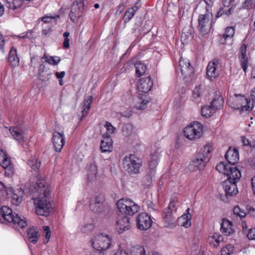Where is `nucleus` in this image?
Listing matches in <instances>:
<instances>
[{"mask_svg":"<svg viewBox=\"0 0 255 255\" xmlns=\"http://www.w3.org/2000/svg\"><path fill=\"white\" fill-rule=\"evenodd\" d=\"M211 149L212 147L210 145H206L204 146L198 153L195 158L189 163V170L193 171L204 169L207 163L209 160V155Z\"/></svg>","mask_w":255,"mask_h":255,"instance_id":"3","label":"nucleus"},{"mask_svg":"<svg viewBox=\"0 0 255 255\" xmlns=\"http://www.w3.org/2000/svg\"><path fill=\"white\" fill-rule=\"evenodd\" d=\"M93 97L90 96L88 97V98L84 100V102L82 103V118H84L86 117L88 113L89 109L91 108V104L92 102Z\"/></svg>","mask_w":255,"mask_h":255,"instance_id":"32","label":"nucleus"},{"mask_svg":"<svg viewBox=\"0 0 255 255\" xmlns=\"http://www.w3.org/2000/svg\"><path fill=\"white\" fill-rule=\"evenodd\" d=\"M5 40L3 35L0 32V50L2 52H5Z\"/></svg>","mask_w":255,"mask_h":255,"instance_id":"62","label":"nucleus"},{"mask_svg":"<svg viewBox=\"0 0 255 255\" xmlns=\"http://www.w3.org/2000/svg\"><path fill=\"white\" fill-rule=\"evenodd\" d=\"M87 180L91 182L96 179L98 173L97 167L95 163H91L87 165Z\"/></svg>","mask_w":255,"mask_h":255,"instance_id":"29","label":"nucleus"},{"mask_svg":"<svg viewBox=\"0 0 255 255\" xmlns=\"http://www.w3.org/2000/svg\"><path fill=\"white\" fill-rule=\"evenodd\" d=\"M240 64L245 73H246L248 67L249 61L247 56H239Z\"/></svg>","mask_w":255,"mask_h":255,"instance_id":"46","label":"nucleus"},{"mask_svg":"<svg viewBox=\"0 0 255 255\" xmlns=\"http://www.w3.org/2000/svg\"><path fill=\"white\" fill-rule=\"evenodd\" d=\"M235 0H222L223 7L221 8L217 12L216 17L217 18L222 16L223 14L229 15L231 14L232 6L228 8L232 2H234Z\"/></svg>","mask_w":255,"mask_h":255,"instance_id":"25","label":"nucleus"},{"mask_svg":"<svg viewBox=\"0 0 255 255\" xmlns=\"http://www.w3.org/2000/svg\"><path fill=\"white\" fill-rule=\"evenodd\" d=\"M212 14L209 12L199 15L198 28L200 33L202 35L206 34L210 30L212 24Z\"/></svg>","mask_w":255,"mask_h":255,"instance_id":"8","label":"nucleus"},{"mask_svg":"<svg viewBox=\"0 0 255 255\" xmlns=\"http://www.w3.org/2000/svg\"><path fill=\"white\" fill-rule=\"evenodd\" d=\"M215 113L211 105L204 106L201 110L202 116L205 118L211 117Z\"/></svg>","mask_w":255,"mask_h":255,"instance_id":"39","label":"nucleus"},{"mask_svg":"<svg viewBox=\"0 0 255 255\" xmlns=\"http://www.w3.org/2000/svg\"><path fill=\"white\" fill-rule=\"evenodd\" d=\"M139 26V25L138 24L135 23L134 27L132 29L131 34H133L135 37L138 36L140 34Z\"/></svg>","mask_w":255,"mask_h":255,"instance_id":"57","label":"nucleus"},{"mask_svg":"<svg viewBox=\"0 0 255 255\" xmlns=\"http://www.w3.org/2000/svg\"><path fill=\"white\" fill-rule=\"evenodd\" d=\"M105 201V196L103 194H99L96 196L94 199L90 202V206H95L99 207Z\"/></svg>","mask_w":255,"mask_h":255,"instance_id":"42","label":"nucleus"},{"mask_svg":"<svg viewBox=\"0 0 255 255\" xmlns=\"http://www.w3.org/2000/svg\"><path fill=\"white\" fill-rule=\"evenodd\" d=\"M190 208H187L186 210L185 213L183 214L180 218V220H185L184 222L182 223V226L184 227L187 228L191 226L190 220L191 219V214L189 213Z\"/></svg>","mask_w":255,"mask_h":255,"instance_id":"37","label":"nucleus"},{"mask_svg":"<svg viewBox=\"0 0 255 255\" xmlns=\"http://www.w3.org/2000/svg\"><path fill=\"white\" fill-rule=\"evenodd\" d=\"M0 221L2 223H12L16 228L23 229L27 225L25 218H21L17 214H13L12 208H0Z\"/></svg>","mask_w":255,"mask_h":255,"instance_id":"2","label":"nucleus"},{"mask_svg":"<svg viewBox=\"0 0 255 255\" xmlns=\"http://www.w3.org/2000/svg\"><path fill=\"white\" fill-rule=\"evenodd\" d=\"M50 75L51 74L50 73H47V74H45L44 73H38L39 79L42 81H46L48 80L50 78Z\"/></svg>","mask_w":255,"mask_h":255,"instance_id":"61","label":"nucleus"},{"mask_svg":"<svg viewBox=\"0 0 255 255\" xmlns=\"http://www.w3.org/2000/svg\"><path fill=\"white\" fill-rule=\"evenodd\" d=\"M133 11L132 9L129 8L126 11L123 17L125 23L128 22L134 16L135 13Z\"/></svg>","mask_w":255,"mask_h":255,"instance_id":"48","label":"nucleus"},{"mask_svg":"<svg viewBox=\"0 0 255 255\" xmlns=\"http://www.w3.org/2000/svg\"><path fill=\"white\" fill-rule=\"evenodd\" d=\"M194 37V29L190 25L185 26L181 35V41L183 44H187Z\"/></svg>","mask_w":255,"mask_h":255,"instance_id":"22","label":"nucleus"},{"mask_svg":"<svg viewBox=\"0 0 255 255\" xmlns=\"http://www.w3.org/2000/svg\"><path fill=\"white\" fill-rule=\"evenodd\" d=\"M178 202L177 201V198L175 196L171 198V201L168 205L169 208L175 207L176 206H179Z\"/></svg>","mask_w":255,"mask_h":255,"instance_id":"64","label":"nucleus"},{"mask_svg":"<svg viewBox=\"0 0 255 255\" xmlns=\"http://www.w3.org/2000/svg\"><path fill=\"white\" fill-rule=\"evenodd\" d=\"M42 59H44L46 62L52 65H58L61 61L60 57L58 56H48L45 54L43 55Z\"/></svg>","mask_w":255,"mask_h":255,"instance_id":"40","label":"nucleus"},{"mask_svg":"<svg viewBox=\"0 0 255 255\" xmlns=\"http://www.w3.org/2000/svg\"><path fill=\"white\" fill-rule=\"evenodd\" d=\"M26 232L28 241L33 244H36L40 238V234L37 227H30L27 228Z\"/></svg>","mask_w":255,"mask_h":255,"instance_id":"23","label":"nucleus"},{"mask_svg":"<svg viewBox=\"0 0 255 255\" xmlns=\"http://www.w3.org/2000/svg\"><path fill=\"white\" fill-rule=\"evenodd\" d=\"M27 164L32 170L38 172L41 165V162L37 158L31 157L28 160Z\"/></svg>","mask_w":255,"mask_h":255,"instance_id":"36","label":"nucleus"},{"mask_svg":"<svg viewBox=\"0 0 255 255\" xmlns=\"http://www.w3.org/2000/svg\"><path fill=\"white\" fill-rule=\"evenodd\" d=\"M124 169L130 174H137L142 165L141 160L135 155L126 156L123 160Z\"/></svg>","mask_w":255,"mask_h":255,"instance_id":"6","label":"nucleus"},{"mask_svg":"<svg viewBox=\"0 0 255 255\" xmlns=\"http://www.w3.org/2000/svg\"><path fill=\"white\" fill-rule=\"evenodd\" d=\"M100 148L102 152H110L112 150L113 141L110 134L106 133L103 136Z\"/></svg>","mask_w":255,"mask_h":255,"instance_id":"20","label":"nucleus"},{"mask_svg":"<svg viewBox=\"0 0 255 255\" xmlns=\"http://www.w3.org/2000/svg\"><path fill=\"white\" fill-rule=\"evenodd\" d=\"M179 66L183 78H190V80H192L194 75V70L191 65L189 60L181 58L179 61Z\"/></svg>","mask_w":255,"mask_h":255,"instance_id":"13","label":"nucleus"},{"mask_svg":"<svg viewBox=\"0 0 255 255\" xmlns=\"http://www.w3.org/2000/svg\"><path fill=\"white\" fill-rule=\"evenodd\" d=\"M216 169L219 172L227 175V181L239 182L241 177L240 170L234 165L221 162L217 165Z\"/></svg>","mask_w":255,"mask_h":255,"instance_id":"5","label":"nucleus"},{"mask_svg":"<svg viewBox=\"0 0 255 255\" xmlns=\"http://www.w3.org/2000/svg\"><path fill=\"white\" fill-rule=\"evenodd\" d=\"M148 103V101L146 100H142L139 104L135 105V108L137 110H144L146 107V105Z\"/></svg>","mask_w":255,"mask_h":255,"instance_id":"56","label":"nucleus"},{"mask_svg":"<svg viewBox=\"0 0 255 255\" xmlns=\"http://www.w3.org/2000/svg\"><path fill=\"white\" fill-rule=\"evenodd\" d=\"M117 207H134L137 206V204L128 198H122L118 201L116 204Z\"/></svg>","mask_w":255,"mask_h":255,"instance_id":"34","label":"nucleus"},{"mask_svg":"<svg viewBox=\"0 0 255 255\" xmlns=\"http://www.w3.org/2000/svg\"><path fill=\"white\" fill-rule=\"evenodd\" d=\"M153 82L150 77L141 78L139 80L138 85L139 91L142 93H147L152 87Z\"/></svg>","mask_w":255,"mask_h":255,"instance_id":"24","label":"nucleus"},{"mask_svg":"<svg viewBox=\"0 0 255 255\" xmlns=\"http://www.w3.org/2000/svg\"><path fill=\"white\" fill-rule=\"evenodd\" d=\"M237 182L227 180H225L223 182V188L224 189L225 195L227 197L232 196L238 192L236 184Z\"/></svg>","mask_w":255,"mask_h":255,"instance_id":"16","label":"nucleus"},{"mask_svg":"<svg viewBox=\"0 0 255 255\" xmlns=\"http://www.w3.org/2000/svg\"><path fill=\"white\" fill-rule=\"evenodd\" d=\"M53 208H35V213L37 215L48 217L50 215Z\"/></svg>","mask_w":255,"mask_h":255,"instance_id":"45","label":"nucleus"},{"mask_svg":"<svg viewBox=\"0 0 255 255\" xmlns=\"http://www.w3.org/2000/svg\"><path fill=\"white\" fill-rule=\"evenodd\" d=\"M8 60L10 65L13 67H15L19 65V60L17 56V51L14 47L11 48L8 54Z\"/></svg>","mask_w":255,"mask_h":255,"instance_id":"30","label":"nucleus"},{"mask_svg":"<svg viewBox=\"0 0 255 255\" xmlns=\"http://www.w3.org/2000/svg\"><path fill=\"white\" fill-rule=\"evenodd\" d=\"M235 102L236 105L231 106L233 109H241L243 111H251L253 109V104L251 103L250 99L245 96H241L236 99Z\"/></svg>","mask_w":255,"mask_h":255,"instance_id":"14","label":"nucleus"},{"mask_svg":"<svg viewBox=\"0 0 255 255\" xmlns=\"http://www.w3.org/2000/svg\"><path fill=\"white\" fill-rule=\"evenodd\" d=\"M253 0H246L242 5V8L246 9H251L253 8Z\"/></svg>","mask_w":255,"mask_h":255,"instance_id":"54","label":"nucleus"},{"mask_svg":"<svg viewBox=\"0 0 255 255\" xmlns=\"http://www.w3.org/2000/svg\"><path fill=\"white\" fill-rule=\"evenodd\" d=\"M235 33V28L234 26H229L226 28L225 33L222 35H220L219 42L221 44H224L226 43V40L229 38L233 37Z\"/></svg>","mask_w":255,"mask_h":255,"instance_id":"26","label":"nucleus"},{"mask_svg":"<svg viewBox=\"0 0 255 255\" xmlns=\"http://www.w3.org/2000/svg\"><path fill=\"white\" fill-rule=\"evenodd\" d=\"M202 125L198 122H194L185 127L184 136L189 140H196L201 137L203 133Z\"/></svg>","mask_w":255,"mask_h":255,"instance_id":"7","label":"nucleus"},{"mask_svg":"<svg viewBox=\"0 0 255 255\" xmlns=\"http://www.w3.org/2000/svg\"><path fill=\"white\" fill-rule=\"evenodd\" d=\"M9 131L13 138L19 142H23L24 135L22 130L17 127H12L9 128Z\"/></svg>","mask_w":255,"mask_h":255,"instance_id":"27","label":"nucleus"},{"mask_svg":"<svg viewBox=\"0 0 255 255\" xmlns=\"http://www.w3.org/2000/svg\"><path fill=\"white\" fill-rule=\"evenodd\" d=\"M218 62L212 61L209 62L206 68L207 76L210 80H213L219 76V71L217 70Z\"/></svg>","mask_w":255,"mask_h":255,"instance_id":"19","label":"nucleus"},{"mask_svg":"<svg viewBox=\"0 0 255 255\" xmlns=\"http://www.w3.org/2000/svg\"><path fill=\"white\" fill-rule=\"evenodd\" d=\"M131 254L132 255H145V250L143 247L136 245L132 248Z\"/></svg>","mask_w":255,"mask_h":255,"instance_id":"44","label":"nucleus"},{"mask_svg":"<svg viewBox=\"0 0 255 255\" xmlns=\"http://www.w3.org/2000/svg\"><path fill=\"white\" fill-rule=\"evenodd\" d=\"M224 103V101L223 97L221 96H218L212 100L210 105L212 108L216 112L223 107Z\"/></svg>","mask_w":255,"mask_h":255,"instance_id":"35","label":"nucleus"},{"mask_svg":"<svg viewBox=\"0 0 255 255\" xmlns=\"http://www.w3.org/2000/svg\"><path fill=\"white\" fill-rule=\"evenodd\" d=\"M247 44L244 43L243 44L241 48L240 49V52L239 54V56H247Z\"/></svg>","mask_w":255,"mask_h":255,"instance_id":"59","label":"nucleus"},{"mask_svg":"<svg viewBox=\"0 0 255 255\" xmlns=\"http://www.w3.org/2000/svg\"><path fill=\"white\" fill-rule=\"evenodd\" d=\"M135 222L137 228L141 231L147 230L152 223L150 217L145 212L138 214Z\"/></svg>","mask_w":255,"mask_h":255,"instance_id":"11","label":"nucleus"},{"mask_svg":"<svg viewBox=\"0 0 255 255\" xmlns=\"http://www.w3.org/2000/svg\"><path fill=\"white\" fill-rule=\"evenodd\" d=\"M93 248H100L106 251L110 249L112 245V238L108 235L100 234L92 241Z\"/></svg>","mask_w":255,"mask_h":255,"instance_id":"9","label":"nucleus"},{"mask_svg":"<svg viewBox=\"0 0 255 255\" xmlns=\"http://www.w3.org/2000/svg\"><path fill=\"white\" fill-rule=\"evenodd\" d=\"M225 157L228 161L229 165H234L239 160V151L236 148L230 147L226 152Z\"/></svg>","mask_w":255,"mask_h":255,"instance_id":"18","label":"nucleus"},{"mask_svg":"<svg viewBox=\"0 0 255 255\" xmlns=\"http://www.w3.org/2000/svg\"><path fill=\"white\" fill-rule=\"evenodd\" d=\"M93 251L90 255H105V252L100 248H93Z\"/></svg>","mask_w":255,"mask_h":255,"instance_id":"58","label":"nucleus"},{"mask_svg":"<svg viewBox=\"0 0 255 255\" xmlns=\"http://www.w3.org/2000/svg\"><path fill=\"white\" fill-rule=\"evenodd\" d=\"M223 241V237L219 233H214L213 236L208 237V241L210 245L215 247L219 246L221 242Z\"/></svg>","mask_w":255,"mask_h":255,"instance_id":"31","label":"nucleus"},{"mask_svg":"<svg viewBox=\"0 0 255 255\" xmlns=\"http://www.w3.org/2000/svg\"><path fill=\"white\" fill-rule=\"evenodd\" d=\"M119 211L124 214L123 217L120 216L116 223V229L119 234L129 230L131 228L130 219L128 216H133L138 212L137 208H118Z\"/></svg>","mask_w":255,"mask_h":255,"instance_id":"4","label":"nucleus"},{"mask_svg":"<svg viewBox=\"0 0 255 255\" xmlns=\"http://www.w3.org/2000/svg\"><path fill=\"white\" fill-rule=\"evenodd\" d=\"M85 10V5L83 0H75L72 6L69 17L71 20L75 22L77 19L82 16Z\"/></svg>","mask_w":255,"mask_h":255,"instance_id":"10","label":"nucleus"},{"mask_svg":"<svg viewBox=\"0 0 255 255\" xmlns=\"http://www.w3.org/2000/svg\"><path fill=\"white\" fill-rule=\"evenodd\" d=\"M105 128H106V129L107 131L109 132L110 133H113L114 132L115 128L111 125V124L108 122H107L106 123Z\"/></svg>","mask_w":255,"mask_h":255,"instance_id":"63","label":"nucleus"},{"mask_svg":"<svg viewBox=\"0 0 255 255\" xmlns=\"http://www.w3.org/2000/svg\"><path fill=\"white\" fill-rule=\"evenodd\" d=\"M161 149L159 147H154L151 151L150 157L149 160L158 161L160 156Z\"/></svg>","mask_w":255,"mask_h":255,"instance_id":"43","label":"nucleus"},{"mask_svg":"<svg viewBox=\"0 0 255 255\" xmlns=\"http://www.w3.org/2000/svg\"><path fill=\"white\" fill-rule=\"evenodd\" d=\"M93 97L90 96L88 97V98L84 100V102L82 103V118H84L86 117L88 113L89 109L91 108V104L92 102Z\"/></svg>","mask_w":255,"mask_h":255,"instance_id":"33","label":"nucleus"},{"mask_svg":"<svg viewBox=\"0 0 255 255\" xmlns=\"http://www.w3.org/2000/svg\"><path fill=\"white\" fill-rule=\"evenodd\" d=\"M29 190L33 194L32 200L35 207H50L53 206L54 203L50 201L48 197L49 190L44 179L37 177L32 181L31 180Z\"/></svg>","mask_w":255,"mask_h":255,"instance_id":"1","label":"nucleus"},{"mask_svg":"<svg viewBox=\"0 0 255 255\" xmlns=\"http://www.w3.org/2000/svg\"><path fill=\"white\" fill-rule=\"evenodd\" d=\"M135 75L138 77L142 76L145 72L147 69L146 66L141 62H138L135 63Z\"/></svg>","mask_w":255,"mask_h":255,"instance_id":"38","label":"nucleus"},{"mask_svg":"<svg viewBox=\"0 0 255 255\" xmlns=\"http://www.w3.org/2000/svg\"><path fill=\"white\" fill-rule=\"evenodd\" d=\"M24 195V191L23 190L21 189L14 190L11 200L12 204L16 206H18L22 201Z\"/></svg>","mask_w":255,"mask_h":255,"instance_id":"28","label":"nucleus"},{"mask_svg":"<svg viewBox=\"0 0 255 255\" xmlns=\"http://www.w3.org/2000/svg\"><path fill=\"white\" fill-rule=\"evenodd\" d=\"M7 6L12 9L19 8L23 2V0H6Z\"/></svg>","mask_w":255,"mask_h":255,"instance_id":"41","label":"nucleus"},{"mask_svg":"<svg viewBox=\"0 0 255 255\" xmlns=\"http://www.w3.org/2000/svg\"><path fill=\"white\" fill-rule=\"evenodd\" d=\"M247 238L250 240H255V228H252L249 230Z\"/></svg>","mask_w":255,"mask_h":255,"instance_id":"60","label":"nucleus"},{"mask_svg":"<svg viewBox=\"0 0 255 255\" xmlns=\"http://www.w3.org/2000/svg\"><path fill=\"white\" fill-rule=\"evenodd\" d=\"M69 35V32L67 31H66L63 33V36L65 37L63 42V46L66 48H68L70 47L69 39L68 38Z\"/></svg>","mask_w":255,"mask_h":255,"instance_id":"55","label":"nucleus"},{"mask_svg":"<svg viewBox=\"0 0 255 255\" xmlns=\"http://www.w3.org/2000/svg\"><path fill=\"white\" fill-rule=\"evenodd\" d=\"M0 164L6 170V173L8 174L13 173L14 169L11 160L2 150L0 152Z\"/></svg>","mask_w":255,"mask_h":255,"instance_id":"15","label":"nucleus"},{"mask_svg":"<svg viewBox=\"0 0 255 255\" xmlns=\"http://www.w3.org/2000/svg\"><path fill=\"white\" fill-rule=\"evenodd\" d=\"M220 231L225 236H230L235 233L233 223L228 219L224 218L221 224Z\"/></svg>","mask_w":255,"mask_h":255,"instance_id":"21","label":"nucleus"},{"mask_svg":"<svg viewBox=\"0 0 255 255\" xmlns=\"http://www.w3.org/2000/svg\"><path fill=\"white\" fill-rule=\"evenodd\" d=\"M155 174V172H154V173L152 174L151 171H148L147 175L144 177L145 185L148 186L152 183Z\"/></svg>","mask_w":255,"mask_h":255,"instance_id":"51","label":"nucleus"},{"mask_svg":"<svg viewBox=\"0 0 255 255\" xmlns=\"http://www.w3.org/2000/svg\"><path fill=\"white\" fill-rule=\"evenodd\" d=\"M53 144L56 152H60L65 144V136L63 133L55 132L53 134Z\"/></svg>","mask_w":255,"mask_h":255,"instance_id":"17","label":"nucleus"},{"mask_svg":"<svg viewBox=\"0 0 255 255\" xmlns=\"http://www.w3.org/2000/svg\"><path fill=\"white\" fill-rule=\"evenodd\" d=\"M202 94L201 85L196 86L193 91V98L195 100H198L200 98Z\"/></svg>","mask_w":255,"mask_h":255,"instance_id":"49","label":"nucleus"},{"mask_svg":"<svg viewBox=\"0 0 255 255\" xmlns=\"http://www.w3.org/2000/svg\"><path fill=\"white\" fill-rule=\"evenodd\" d=\"M132 126L130 124H127L123 127L122 131L124 135L128 136L132 133Z\"/></svg>","mask_w":255,"mask_h":255,"instance_id":"50","label":"nucleus"},{"mask_svg":"<svg viewBox=\"0 0 255 255\" xmlns=\"http://www.w3.org/2000/svg\"><path fill=\"white\" fill-rule=\"evenodd\" d=\"M43 236L45 237L43 243L46 244L48 243L51 237V230L49 226L43 227Z\"/></svg>","mask_w":255,"mask_h":255,"instance_id":"47","label":"nucleus"},{"mask_svg":"<svg viewBox=\"0 0 255 255\" xmlns=\"http://www.w3.org/2000/svg\"><path fill=\"white\" fill-rule=\"evenodd\" d=\"M158 163V161L155 160H149L148 170L151 171V174L156 172V168Z\"/></svg>","mask_w":255,"mask_h":255,"instance_id":"52","label":"nucleus"},{"mask_svg":"<svg viewBox=\"0 0 255 255\" xmlns=\"http://www.w3.org/2000/svg\"><path fill=\"white\" fill-rule=\"evenodd\" d=\"M233 211L241 219L245 217L247 215V210L245 211L242 208H233Z\"/></svg>","mask_w":255,"mask_h":255,"instance_id":"53","label":"nucleus"},{"mask_svg":"<svg viewBox=\"0 0 255 255\" xmlns=\"http://www.w3.org/2000/svg\"><path fill=\"white\" fill-rule=\"evenodd\" d=\"M162 217L165 227L172 229L176 227V217L173 215L172 208H164L162 212Z\"/></svg>","mask_w":255,"mask_h":255,"instance_id":"12","label":"nucleus"}]
</instances>
